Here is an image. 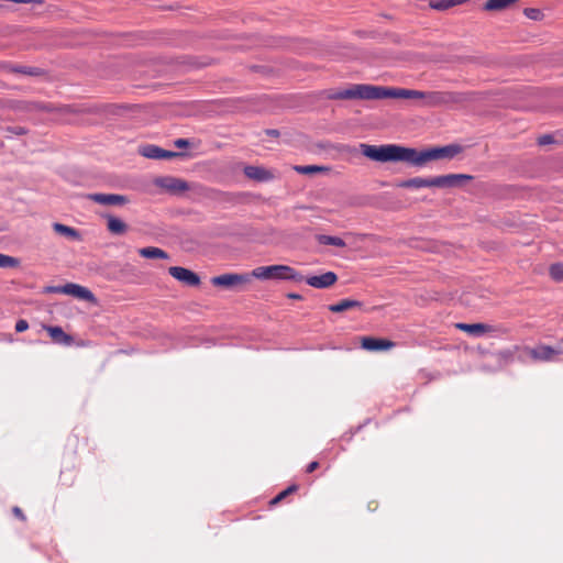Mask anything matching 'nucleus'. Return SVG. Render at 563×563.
<instances>
[{
  "mask_svg": "<svg viewBox=\"0 0 563 563\" xmlns=\"http://www.w3.org/2000/svg\"><path fill=\"white\" fill-rule=\"evenodd\" d=\"M424 91L374 86L366 84L352 85L350 88L332 91L328 98L332 100H380L386 98L394 99H418L423 101Z\"/></svg>",
  "mask_w": 563,
  "mask_h": 563,
  "instance_id": "obj_1",
  "label": "nucleus"
},
{
  "mask_svg": "<svg viewBox=\"0 0 563 563\" xmlns=\"http://www.w3.org/2000/svg\"><path fill=\"white\" fill-rule=\"evenodd\" d=\"M361 152L364 156L375 162H405L410 165V147L398 144H361Z\"/></svg>",
  "mask_w": 563,
  "mask_h": 563,
  "instance_id": "obj_2",
  "label": "nucleus"
},
{
  "mask_svg": "<svg viewBox=\"0 0 563 563\" xmlns=\"http://www.w3.org/2000/svg\"><path fill=\"white\" fill-rule=\"evenodd\" d=\"M472 179L471 176L464 174H449L437 176L432 178L413 177L399 183L401 188H423V187H438V188H452L461 186L464 181Z\"/></svg>",
  "mask_w": 563,
  "mask_h": 563,
  "instance_id": "obj_3",
  "label": "nucleus"
},
{
  "mask_svg": "<svg viewBox=\"0 0 563 563\" xmlns=\"http://www.w3.org/2000/svg\"><path fill=\"white\" fill-rule=\"evenodd\" d=\"M410 165L415 167H422L431 161L454 158L462 152V146L459 144H449L445 146L430 147L422 151L410 147Z\"/></svg>",
  "mask_w": 563,
  "mask_h": 563,
  "instance_id": "obj_4",
  "label": "nucleus"
},
{
  "mask_svg": "<svg viewBox=\"0 0 563 563\" xmlns=\"http://www.w3.org/2000/svg\"><path fill=\"white\" fill-rule=\"evenodd\" d=\"M168 273L186 286L196 287L200 285L199 275L188 268L172 266L168 268Z\"/></svg>",
  "mask_w": 563,
  "mask_h": 563,
  "instance_id": "obj_5",
  "label": "nucleus"
},
{
  "mask_svg": "<svg viewBox=\"0 0 563 563\" xmlns=\"http://www.w3.org/2000/svg\"><path fill=\"white\" fill-rule=\"evenodd\" d=\"M88 199L103 206H123L130 202L125 195L95 192L89 194Z\"/></svg>",
  "mask_w": 563,
  "mask_h": 563,
  "instance_id": "obj_6",
  "label": "nucleus"
},
{
  "mask_svg": "<svg viewBox=\"0 0 563 563\" xmlns=\"http://www.w3.org/2000/svg\"><path fill=\"white\" fill-rule=\"evenodd\" d=\"M140 153L150 159H172L183 156L181 153L164 150L157 145L148 144L140 150Z\"/></svg>",
  "mask_w": 563,
  "mask_h": 563,
  "instance_id": "obj_7",
  "label": "nucleus"
},
{
  "mask_svg": "<svg viewBox=\"0 0 563 563\" xmlns=\"http://www.w3.org/2000/svg\"><path fill=\"white\" fill-rule=\"evenodd\" d=\"M155 184L170 194H180L189 189L188 183L176 177H159Z\"/></svg>",
  "mask_w": 563,
  "mask_h": 563,
  "instance_id": "obj_8",
  "label": "nucleus"
},
{
  "mask_svg": "<svg viewBox=\"0 0 563 563\" xmlns=\"http://www.w3.org/2000/svg\"><path fill=\"white\" fill-rule=\"evenodd\" d=\"M247 274H222L211 279L212 285L232 288L250 282Z\"/></svg>",
  "mask_w": 563,
  "mask_h": 563,
  "instance_id": "obj_9",
  "label": "nucleus"
},
{
  "mask_svg": "<svg viewBox=\"0 0 563 563\" xmlns=\"http://www.w3.org/2000/svg\"><path fill=\"white\" fill-rule=\"evenodd\" d=\"M303 280L313 288L324 289L331 287L338 280V276L333 272H327L319 276H309Z\"/></svg>",
  "mask_w": 563,
  "mask_h": 563,
  "instance_id": "obj_10",
  "label": "nucleus"
},
{
  "mask_svg": "<svg viewBox=\"0 0 563 563\" xmlns=\"http://www.w3.org/2000/svg\"><path fill=\"white\" fill-rule=\"evenodd\" d=\"M244 175L253 180L266 183L274 179V173L261 166L247 165L243 168Z\"/></svg>",
  "mask_w": 563,
  "mask_h": 563,
  "instance_id": "obj_11",
  "label": "nucleus"
},
{
  "mask_svg": "<svg viewBox=\"0 0 563 563\" xmlns=\"http://www.w3.org/2000/svg\"><path fill=\"white\" fill-rule=\"evenodd\" d=\"M274 279L276 280H294L303 282L305 277L295 268L288 265H274Z\"/></svg>",
  "mask_w": 563,
  "mask_h": 563,
  "instance_id": "obj_12",
  "label": "nucleus"
},
{
  "mask_svg": "<svg viewBox=\"0 0 563 563\" xmlns=\"http://www.w3.org/2000/svg\"><path fill=\"white\" fill-rule=\"evenodd\" d=\"M63 294L74 296L89 302H93L96 300L95 295L88 288L74 283L63 285Z\"/></svg>",
  "mask_w": 563,
  "mask_h": 563,
  "instance_id": "obj_13",
  "label": "nucleus"
},
{
  "mask_svg": "<svg viewBox=\"0 0 563 563\" xmlns=\"http://www.w3.org/2000/svg\"><path fill=\"white\" fill-rule=\"evenodd\" d=\"M563 355V347H554L550 345H539L531 351V356L534 360L549 362L554 360L555 356Z\"/></svg>",
  "mask_w": 563,
  "mask_h": 563,
  "instance_id": "obj_14",
  "label": "nucleus"
},
{
  "mask_svg": "<svg viewBox=\"0 0 563 563\" xmlns=\"http://www.w3.org/2000/svg\"><path fill=\"white\" fill-rule=\"evenodd\" d=\"M455 328L468 333L472 336H482L485 333L492 332L494 328L486 323H463L459 322L455 324Z\"/></svg>",
  "mask_w": 563,
  "mask_h": 563,
  "instance_id": "obj_15",
  "label": "nucleus"
},
{
  "mask_svg": "<svg viewBox=\"0 0 563 563\" xmlns=\"http://www.w3.org/2000/svg\"><path fill=\"white\" fill-rule=\"evenodd\" d=\"M451 97L446 92L441 91H424L422 106L424 107H439L450 102Z\"/></svg>",
  "mask_w": 563,
  "mask_h": 563,
  "instance_id": "obj_16",
  "label": "nucleus"
},
{
  "mask_svg": "<svg viewBox=\"0 0 563 563\" xmlns=\"http://www.w3.org/2000/svg\"><path fill=\"white\" fill-rule=\"evenodd\" d=\"M102 218L107 220V229L111 234L123 235L128 232V224L120 218L110 213L103 214Z\"/></svg>",
  "mask_w": 563,
  "mask_h": 563,
  "instance_id": "obj_17",
  "label": "nucleus"
},
{
  "mask_svg": "<svg viewBox=\"0 0 563 563\" xmlns=\"http://www.w3.org/2000/svg\"><path fill=\"white\" fill-rule=\"evenodd\" d=\"M394 342L385 339L365 336L362 339V347L368 351H384L393 347Z\"/></svg>",
  "mask_w": 563,
  "mask_h": 563,
  "instance_id": "obj_18",
  "label": "nucleus"
},
{
  "mask_svg": "<svg viewBox=\"0 0 563 563\" xmlns=\"http://www.w3.org/2000/svg\"><path fill=\"white\" fill-rule=\"evenodd\" d=\"M52 340L58 344L70 345L73 343V338L69 334H66L60 327H45Z\"/></svg>",
  "mask_w": 563,
  "mask_h": 563,
  "instance_id": "obj_19",
  "label": "nucleus"
},
{
  "mask_svg": "<svg viewBox=\"0 0 563 563\" xmlns=\"http://www.w3.org/2000/svg\"><path fill=\"white\" fill-rule=\"evenodd\" d=\"M470 0H431L429 7L437 11H448L453 7L468 2Z\"/></svg>",
  "mask_w": 563,
  "mask_h": 563,
  "instance_id": "obj_20",
  "label": "nucleus"
},
{
  "mask_svg": "<svg viewBox=\"0 0 563 563\" xmlns=\"http://www.w3.org/2000/svg\"><path fill=\"white\" fill-rule=\"evenodd\" d=\"M139 254L145 258H161V260L169 258V255L167 252H165L162 249L154 247V246L142 247L139 250Z\"/></svg>",
  "mask_w": 563,
  "mask_h": 563,
  "instance_id": "obj_21",
  "label": "nucleus"
},
{
  "mask_svg": "<svg viewBox=\"0 0 563 563\" xmlns=\"http://www.w3.org/2000/svg\"><path fill=\"white\" fill-rule=\"evenodd\" d=\"M362 302L354 299H343L338 303H333L329 306V310L331 312H343L352 308H361Z\"/></svg>",
  "mask_w": 563,
  "mask_h": 563,
  "instance_id": "obj_22",
  "label": "nucleus"
},
{
  "mask_svg": "<svg viewBox=\"0 0 563 563\" xmlns=\"http://www.w3.org/2000/svg\"><path fill=\"white\" fill-rule=\"evenodd\" d=\"M518 0H487L484 4V9L487 11H499L507 9Z\"/></svg>",
  "mask_w": 563,
  "mask_h": 563,
  "instance_id": "obj_23",
  "label": "nucleus"
},
{
  "mask_svg": "<svg viewBox=\"0 0 563 563\" xmlns=\"http://www.w3.org/2000/svg\"><path fill=\"white\" fill-rule=\"evenodd\" d=\"M53 229L55 232L59 233V234H63L65 236H68L73 240H79L80 239V233L71 228V227H68V225H65V224H62V223H54L53 225Z\"/></svg>",
  "mask_w": 563,
  "mask_h": 563,
  "instance_id": "obj_24",
  "label": "nucleus"
},
{
  "mask_svg": "<svg viewBox=\"0 0 563 563\" xmlns=\"http://www.w3.org/2000/svg\"><path fill=\"white\" fill-rule=\"evenodd\" d=\"M251 275L258 279H274V265L256 267Z\"/></svg>",
  "mask_w": 563,
  "mask_h": 563,
  "instance_id": "obj_25",
  "label": "nucleus"
},
{
  "mask_svg": "<svg viewBox=\"0 0 563 563\" xmlns=\"http://www.w3.org/2000/svg\"><path fill=\"white\" fill-rule=\"evenodd\" d=\"M318 241L323 245H332L338 247H344L346 245L343 239L333 235L321 234L318 236Z\"/></svg>",
  "mask_w": 563,
  "mask_h": 563,
  "instance_id": "obj_26",
  "label": "nucleus"
},
{
  "mask_svg": "<svg viewBox=\"0 0 563 563\" xmlns=\"http://www.w3.org/2000/svg\"><path fill=\"white\" fill-rule=\"evenodd\" d=\"M20 261L16 257L0 253V268L19 266Z\"/></svg>",
  "mask_w": 563,
  "mask_h": 563,
  "instance_id": "obj_27",
  "label": "nucleus"
},
{
  "mask_svg": "<svg viewBox=\"0 0 563 563\" xmlns=\"http://www.w3.org/2000/svg\"><path fill=\"white\" fill-rule=\"evenodd\" d=\"M12 71L30 75V76H38L42 74V70L37 67H27V66H14L11 68Z\"/></svg>",
  "mask_w": 563,
  "mask_h": 563,
  "instance_id": "obj_28",
  "label": "nucleus"
},
{
  "mask_svg": "<svg viewBox=\"0 0 563 563\" xmlns=\"http://www.w3.org/2000/svg\"><path fill=\"white\" fill-rule=\"evenodd\" d=\"M324 169H325L324 167L318 166V165H302V166H296L295 167V170L297 173L303 174V175L314 174V173H318V172H322Z\"/></svg>",
  "mask_w": 563,
  "mask_h": 563,
  "instance_id": "obj_29",
  "label": "nucleus"
},
{
  "mask_svg": "<svg viewBox=\"0 0 563 563\" xmlns=\"http://www.w3.org/2000/svg\"><path fill=\"white\" fill-rule=\"evenodd\" d=\"M550 275L556 282L563 280V264H552L550 267Z\"/></svg>",
  "mask_w": 563,
  "mask_h": 563,
  "instance_id": "obj_30",
  "label": "nucleus"
},
{
  "mask_svg": "<svg viewBox=\"0 0 563 563\" xmlns=\"http://www.w3.org/2000/svg\"><path fill=\"white\" fill-rule=\"evenodd\" d=\"M298 489V486L297 485H291L289 486L287 489L280 492L273 500H272V504H277L279 503L282 499H284L288 494L292 493V492H296Z\"/></svg>",
  "mask_w": 563,
  "mask_h": 563,
  "instance_id": "obj_31",
  "label": "nucleus"
},
{
  "mask_svg": "<svg viewBox=\"0 0 563 563\" xmlns=\"http://www.w3.org/2000/svg\"><path fill=\"white\" fill-rule=\"evenodd\" d=\"M525 14L531 20H539L541 16V11L539 9L528 8L525 10Z\"/></svg>",
  "mask_w": 563,
  "mask_h": 563,
  "instance_id": "obj_32",
  "label": "nucleus"
},
{
  "mask_svg": "<svg viewBox=\"0 0 563 563\" xmlns=\"http://www.w3.org/2000/svg\"><path fill=\"white\" fill-rule=\"evenodd\" d=\"M29 329V322L24 319H20L16 321L15 323V331L16 332H24L25 330Z\"/></svg>",
  "mask_w": 563,
  "mask_h": 563,
  "instance_id": "obj_33",
  "label": "nucleus"
},
{
  "mask_svg": "<svg viewBox=\"0 0 563 563\" xmlns=\"http://www.w3.org/2000/svg\"><path fill=\"white\" fill-rule=\"evenodd\" d=\"M538 142L540 145L551 144V143H553V136L551 134H544L539 137Z\"/></svg>",
  "mask_w": 563,
  "mask_h": 563,
  "instance_id": "obj_34",
  "label": "nucleus"
},
{
  "mask_svg": "<svg viewBox=\"0 0 563 563\" xmlns=\"http://www.w3.org/2000/svg\"><path fill=\"white\" fill-rule=\"evenodd\" d=\"M8 132L15 134V135H22L26 133V130L22 126H10L8 128Z\"/></svg>",
  "mask_w": 563,
  "mask_h": 563,
  "instance_id": "obj_35",
  "label": "nucleus"
},
{
  "mask_svg": "<svg viewBox=\"0 0 563 563\" xmlns=\"http://www.w3.org/2000/svg\"><path fill=\"white\" fill-rule=\"evenodd\" d=\"M45 291L49 294H63V286H48L45 288Z\"/></svg>",
  "mask_w": 563,
  "mask_h": 563,
  "instance_id": "obj_36",
  "label": "nucleus"
},
{
  "mask_svg": "<svg viewBox=\"0 0 563 563\" xmlns=\"http://www.w3.org/2000/svg\"><path fill=\"white\" fill-rule=\"evenodd\" d=\"M175 146L178 148L187 147L189 145V141L187 139H177L174 142Z\"/></svg>",
  "mask_w": 563,
  "mask_h": 563,
  "instance_id": "obj_37",
  "label": "nucleus"
},
{
  "mask_svg": "<svg viewBox=\"0 0 563 563\" xmlns=\"http://www.w3.org/2000/svg\"><path fill=\"white\" fill-rule=\"evenodd\" d=\"M318 466H319V463L317 461H313L307 465L306 472L312 473L318 468Z\"/></svg>",
  "mask_w": 563,
  "mask_h": 563,
  "instance_id": "obj_38",
  "label": "nucleus"
},
{
  "mask_svg": "<svg viewBox=\"0 0 563 563\" xmlns=\"http://www.w3.org/2000/svg\"><path fill=\"white\" fill-rule=\"evenodd\" d=\"M13 514H14L18 518H20V519H22V520L24 519V515H23L22 510H21L19 507H14V508H13Z\"/></svg>",
  "mask_w": 563,
  "mask_h": 563,
  "instance_id": "obj_39",
  "label": "nucleus"
},
{
  "mask_svg": "<svg viewBox=\"0 0 563 563\" xmlns=\"http://www.w3.org/2000/svg\"><path fill=\"white\" fill-rule=\"evenodd\" d=\"M266 134L267 135H271V136H278L279 135V131L278 130H266Z\"/></svg>",
  "mask_w": 563,
  "mask_h": 563,
  "instance_id": "obj_40",
  "label": "nucleus"
},
{
  "mask_svg": "<svg viewBox=\"0 0 563 563\" xmlns=\"http://www.w3.org/2000/svg\"><path fill=\"white\" fill-rule=\"evenodd\" d=\"M288 298L290 299H301V296L299 294L291 292L288 295Z\"/></svg>",
  "mask_w": 563,
  "mask_h": 563,
  "instance_id": "obj_41",
  "label": "nucleus"
},
{
  "mask_svg": "<svg viewBox=\"0 0 563 563\" xmlns=\"http://www.w3.org/2000/svg\"><path fill=\"white\" fill-rule=\"evenodd\" d=\"M41 109L45 110V111H51L52 110L51 107H48V106H42Z\"/></svg>",
  "mask_w": 563,
  "mask_h": 563,
  "instance_id": "obj_42",
  "label": "nucleus"
},
{
  "mask_svg": "<svg viewBox=\"0 0 563 563\" xmlns=\"http://www.w3.org/2000/svg\"><path fill=\"white\" fill-rule=\"evenodd\" d=\"M554 347H563V339Z\"/></svg>",
  "mask_w": 563,
  "mask_h": 563,
  "instance_id": "obj_43",
  "label": "nucleus"
}]
</instances>
